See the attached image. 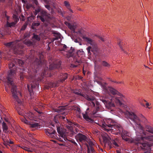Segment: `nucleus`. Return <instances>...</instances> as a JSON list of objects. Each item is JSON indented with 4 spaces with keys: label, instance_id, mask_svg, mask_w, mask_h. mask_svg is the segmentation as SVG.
I'll list each match as a JSON object with an SVG mask.
<instances>
[{
    "label": "nucleus",
    "instance_id": "nucleus-57",
    "mask_svg": "<svg viewBox=\"0 0 153 153\" xmlns=\"http://www.w3.org/2000/svg\"><path fill=\"white\" fill-rule=\"evenodd\" d=\"M121 42H120L119 44H118V45H119V46L120 47V48L123 51H124V52L125 53H127L124 51V50H123V49L122 48L121 46Z\"/></svg>",
    "mask_w": 153,
    "mask_h": 153
},
{
    "label": "nucleus",
    "instance_id": "nucleus-25",
    "mask_svg": "<svg viewBox=\"0 0 153 153\" xmlns=\"http://www.w3.org/2000/svg\"><path fill=\"white\" fill-rule=\"evenodd\" d=\"M85 145L88 148V152L90 153H95V151L93 147H90L88 144L85 143Z\"/></svg>",
    "mask_w": 153,
    "mask_h": 153
},
{
    "label": "nucleus",
    "instance_id": "nucleus-58",
    "mask_svg": "<svg viewBox=\"0 0 153 153\" xmlns=\"http://www.w3.org/2000/svg\"><path fill=\"white\" fill-rule=\"evenodd\" d=\"M35 110L36 112L39 114H41L42 113V112L41 111L39 110L37 108H36L35 109Z\"/></svg>",
    "mask_w": 153,
    "mask_h": 153
},
{
    "label": "nucleus",
    "instance_id": "nucleus-61",
    "mask_svg": "<svg viewBox=\"0 0 153 153\" xmlns=\"http://www.w3.org/2000/svg\"><path fill=\"white\" fill-rule=\"evenodd\" d=\"M32 6V4L27 5L26 6V7L27 9H29Z\"/></svg>",
    "mask_w": 153,
    "mask_h": 153
},
{
    "label": "nucleus",
    "instance_id": "nucleus-9",
    "mask_svg": "<svg viewBox=\"0 0 153 153\" xmlns=\"http://www.w3.org/2000/svg\"><path fill=\"white\" fill-rule=\"evenodd\" d=\"M37 18H39L42 22L44 23V25L45 27H47L51 23V20L53 19V17L51 16L50 14L48 13L45 11H41L40 15L37 16Z\"/></svg>",
    "mask_w": 153,
    "mask_h": 153
},
{
    "label": "nucleus",
    "instance_id": "nucleus-7",
    "mask_svg": "<svg viewBox=\"0 0 153 153\" xmlns=\"http://www.w3.org/2000/svg\"><path fill=\"white\" fill-rule=\"evenodd\" d=\"M126 117L133 122L137 127V129L140 130V134H141L146 135V132L143 130V128L141 125L140 120L134 113L132 112L127 111L126 113Z\"/></svg>",
    "mask_w": 153,
    "mask_h": 153
},
{
    "label": "nucleus",
    "instance_id": "nucleus-29",
    "mask_svg": "<svg viewBox=\"0 0 153 153\" xmlns=\"http://www.w3.org/2000/svg\"><path fill=\"white\" fill-rule=\"evenodd\" d=\"M2 127L3 131H4L5 133H7V130L8 129V127L7 126L6 123L4 122H3L2 123Z\"/></svg>",
    "mask_w": 153,
    "mask_h": 153
},
{
    "label": "nucleus",
    "instance_id": "nucleus-15",
    "mask_svg": "<svg viewBox=\"0 0 153 153\" xmlns=\"http://www.w3.org/2000/svg\"><path fill=\"white\" fill-rule=\"evenodd\" d=\"M84 52L82 50H79L76 52V54L74 56L73 61L77 62L79 64L82 62V57L80 55L84 54Z\"/></svg>",
    "mask_w": 153,
    "mask_h": 153
},
{
    "label": "nucleus",
    "instance_id": "nucleus-22",
    "mask_svg": "<svg viewBox=\"0 0 153 153\" xmlns=\"http://www.w3.org/2000/svg\"><path fill=\"white\" fill-rule=\"evenodd\" d=\"M45 132L46 134L48 135L53 133H56V131L52 128L49 127L45 129Z\"/></svg>",
    "mask_w": 153,
    "mask_h": 153
},
{
    "label": "nucleus",
    "instance_id": "nucleus-54",
    "mask_svg": "<svg viewBox=\"0 0 153 153\" xmlns=\"http://www.w3.org/2000/svg\"><path fill=\"white\" fill-rule=\"evenodd\" d=\"M20 79L22 80L24 78V75L23 73H20Z\"/></svg>",
    "mask_w": 153,
    "mask_h": 153
},
{
    "label": "nucleus",
    "instance_id": "nucleus-42",
    "mask_svg": "<svg viewBox=\"0 0 153 153\" xmlns=\"http://www.w3.org/2000/svg\"><path fill=\"white\" fill-rule=\"evenodd\" d=\"M54 120L55 123L54 125L56 126H57V125H58L59 126H60V123H59L58 120L56 119V118H54Z\"/></svg>",
    "mask_w": 153,
    "mask_h": 153
},
{
    "label": "nucleus",
    "instance_id": "nucleus-59",
    "mask_svg": "<svg viewBox=\"0 0 153 153\" xmlns=\"http://www.w3.org/2000/svg\"><path fill=\"white\" fill-rule=\"evenodd\" d=\"M99 38L101 40L102 42H104L105 39V38H103L102 37L100 36L99 37Z\"/></svg>",
    "mask_w": 153,
    "mask_h": 153
},
{
    "label": "nucleus",
    "instance_id": "nucleus-40",
    "mask_svg": "<svg viewBox=\"0 0 153 153\" xmlns=\"http://www.w3.org/2000/svg\"><path fill=\"white\" fill-rule=\"evenodd\" d=\"M14 44V42H11L5 43V45L8 47H10L13 46Z\"/></svg>",
    "mask_w": 153,
    "mask_h": 153
},
{
    "label": "nucleus",
    "instance_id": "nucleus-8",
    "mask_svg": "<svg viewBox=\"0 0 153 153\" xmlns=\"http://www.w3.org/2000/svg\"><path fill=\"white\" fill-rule=\"evenodd\" d=\"M11 85H13V87H11V91L13 98L16 100V101L18 103V107L16 108V110L18 111V113L20 115H23L24 112L22 108L23 105H22L21 101L18 98V94H21L19 93V91H18L17 89L16 86L13 85L12 82H11Z\"/></svg>",
    "mask_w": 153,
    "mask_h": 153
},
{
    "label": "nucleus",
    "instance_id": "nucleus-31",
    "mask_svg": "<svg viewBox=\"0 0 153 153\" xmlns=\"http://www.w3.org/2000/svg\"><path fill=\"white\" fill-rule=\"evenodd\" d=\"M40 24L39 22H33L32 24L31 25V28L33 30L36 29V27L39 26Z\"/></svg>",
    "mask_w": 153,
    "mask_h": 153
},
{
    "label": "nucleus",
    "instance_id": "nucleus-60",
    "mask_svg": "<svg viewBox=\"0 0 153 153\" xmlns=\"http://www.w3.org/2000/svg\"><path fill=\"white\" fill-rule=\"evenodd\" d=\"M111 81L112 82H114L115 83H123V82H117L116 81H113V80H111Z\"/></svg>",
    "mask_w": 153,
    "mask_h": 153
},
{
    "label": "nucleus",
    "instance_id": "nucleus-48",
    "mask_svg": "<svg viewBox=\"0 0 153 153\" xmlns=\"http://www.w3.org/2000/svg\"><path fill=\"white\" fill-rule=\"evenodd\" d=\"M75 63V65L71 64V67L72 68H76L77 66L78 65H79L80 64V63H79V64L77 62H74Z\"/></svg>",
    "mask_w": 153,
    "mask_h": 153
},
{
    "label": "nucleus",
    "instance_id": "nucleus-19",
    "mask_svg": "<svg viewBox=\"0 0 153 153\" xmlns=\"http://www.w3.org/2000/svg\"><path fill=\"white\" fill-rule=\"evenodd\" d=\"M31 128L38 129L40 128V126L39 123L36 122H30L29 124Z\"/></svg>",
    "mask_w": 153,
    "mask_h": 153
},
{
    "label": "nucleus",
    "instance_id": "nucleus-63",
    "mask_svg": "<svg viewBox=\"0 0 153 153\" xmlns=\"http://www.w3.org/2000/svg\"><path fill=\"white\" fill-rule=\"evenodd\" d=\"M18 146H19V147L23 149H24L25 146H21V145H19Z\"/></svg>",
    "mask_w": 153,
    "mask_h": 153
},
{
    "label": "nucleus",
    "instance_id": "nucleus-12",
    "mask_svg": "<svg viewBox=\"0 0 153 153\" xmlns=\"http://www.w3.org/2000/svg\"><path fill=\"white\" fill-rule=\"evenodd\" d=\"M42 1L44 2L45 7L49 10L51 11V12L53 11V9L56 8V3L54 1L50 0H42Z\"/></svg>",
    "mask_w": 153,
    "mask_h": 153
},
{
    "label": "nucleus",
    "instance_id": "nucleus-38",
    "mask_svg": "<svg viewBox=\"0 0 153 153\" xmlns=\"http://www.w3.org/2000/svg\"><path fill=\"white\" fill-rule=\"evenodd\" d=\"M68 27L71 29L74 33L75 32V27L74 25H71L70 23L68 24Z\"/></svg>",
    "mask_w": 153,
    "mask_h": 153
},
{
    "label": "nucleus",
    "instance_id": "nucleus-45",
    "mask_svg": "<svg viewBox=\"0 0 153 153\" xmlns=\"http://www.w3.org/2000/svg\"><path fill=\"white\" fill-rule=\"evenodd\" d=\"M27 24H25L20 29L21 30H24L27 27Z\"/></svg>",
    "mask_w": 153,
    "mask_h": 153
},
{
    "label": "nucleus",
    "instance_id": "nucleus-53",
    "mask_svg": "<svg viewBox=\"0 0 153 153\" xmlns=\"http://www.w3.org/2000/svg\"><path fill=\"white\" fill-rule=\"evenodd\" d=\"M6 142H7V144H13V142L12 141H9V140L7 139V140H6Z\"/></svg>",
    "mask_w": 153,
    "mask_h": 153
},
{
    "label": "nucleus",
    "instance_id": "nucleus-2",
    "mask_svg": "<svg viewBox=\"0 0 153 153\" xmlns=\"http://www.w3.org/2000/svg\"><path fill=\"white\" fill-rule=\"evenodd\" d=\"M42 64V61L41 59L36 58L33 64V65H34V69L33 68L32 70L30 71L29 69L28 70V72L29 74V80L30 82L32 83L30 84L31 89H30V86L29 85H27V88L29 92L31 94L32 91V88H36V86L38 87H39V81L42 80L43 78V76L46 75V73H48L47 71L46 72L45 70L40 77H38L37 79H36L35 76L34 75V74L36 72V70L35 69L39 68Z\"/></svg>",
    "mask_w": 153,
    "mask_h": 153
},
{
    "label": "nucleus",
    "instance_id": "nucleus-18",
    "mask_svg": "<svg viewBox=\"0 0 153 153\" xmlns=\"http://www.w3.org/2000/svg\"><path fill=\"white\" fill-rule=\"evenodd\" d=\"M89 109V108H88L85 112V114H82L83 117L86 121L91 123H93L94 122V120L91 118H90L88 115L87 111Z\"/></svg>",
    "mask_w": 153,
    "mask_h": 153
},
{
    "label": "nucleus",
    "instance_id": "nucleus-16",
    "mask_svg": "<svg viewBox=\"0 0 153 153\" xmlns=\"http://www.w3.org/2000/svg\"><path fill=\"white\" fill-rule=\"evenodd\" d=\"M61 64V62L59 61L53 62L50 65L49 70L51 71L58 69L60 68Z\"/></svg>",
    "mask_w": 153,
    "mask_h": 153
},
{
    "label": "nucleus",
    "instance_id": "nucleus-23",
    "mask_svg": "<svg viewBox=\"0 0 153 153\" xmlns=\"http://www.w3.org/2000/svg\"><path fill=\"white\" fill-rule=\"evenodd\" d=\"M118 140L117 139H115L114 140H113L111 142L112 146L114 147H117L119 146V145L118 144Z\"/></svg>",
    "mask_w": 153,
    "mask_h": 153
},
{
    "label": "nucleus",
    "instance_id": "nucleus-34",
    "mask_svg": "<svg viewBox=\"0 0 153 153\" xmlns=\"http://www.w3.org/2000/svg\"><path fill=\"white\" fill-rule=\"evenodd\" d=\"M107 136V135H104L102 136L103 142L105 144L107 143L108 141Z\"/></svg>",
    "mask_w": 153,
    "mask_h": 153
},
{
    "label": "nucleus",
    "instance_id": "nucleus-43",
    "mask_svg": "<svg viewBox=\"0 0 153 153\" xmlns=\"http://www.w3.org/2000/svg\"><path fill=\"white\" fill-rule=\"evenodd\" d=\"M40 11V9L39 8H37V9H36L34 11H33V13L34 14L35 16L37 15V14L39 13Z\"/></svg>",
    "mask_w": 153,
    "mask_h": 153
},
{
    "label": "nucleus",
    "instance_id": "nucleus-41",
    "mask_svg": "<svg viewBox=\"0 0 153 153\" xmlns=\"http://www.w3.org/2000/svg\"><path fill=\"white\" fill-rule=\"evenodd\" d=\"M67 137L68 138V140H67L65 141H66L67 140H68L69 142L71 143H73L74 145L75 146H77V143L75 142V140H74L73 139H69L68 137L67 136Z\"/></svg>",
    "mask_w": 153,
    "mask_h": 153
},
{
    "label": "nucleus",
    "instance_id": "nucleus-39",
    "mask_svg": "<svg viewBox=\"0 0 153 153\" xmlns=\"http://www.w3.org/2000/svg\"><path fill=\"white\" fill-rule=\"evenodd\" d=\"M25 43L28 46H30L33 45V42L30 40L25 41Z\"/></svg>",
    "mask_w": 153,
    "mask_h": 153
},
{
    "label": "nucleus",
    "instance_id": "nucleus-5",
    "mask_svg": "<svg viewBox=\"0 0 153 153\" xmlns=\"http://www.w3.org/2000/svg\"><path fill=\"white\" fill-rule=\"evenodd\" d=\"M153 135H152L138 137L135 139L138 142V146H140L143 150L148 151L151 149V147L153 146Z\"/></svg>",
    "mask_w": 153,
    "mask_h": 153
},
{
    "label": "nucleus",
    "instance_id": "nucleus-64",
    "mask_svg": "<svg viewBox=\"0 0 153 153\" xmlns=\"http://www.w3.org/2000/svg\"><path fill=\"white\" fill-rule=\"evenodd\" d=\"M0 35H1V38H2V37L4 35V33H3V32H1V31H0Z\"/></svg>",
    "mask_w": 153,
    "mask_h": 153
},
{
    "label": "nucleus",
    "instance_id": "nucleus-52",
    "mask_svg": "<svg viewBox=\"0 0 153 153\" xmlns=\"http://www.w3.org/2000/svg\"><path fill=\"white\" fill-rule=\"evenodd\" d=\"M3 140L4 142V145L6 146L7 145H8L7 142H6V140H7L6 139V137L3 138Z\"/></svg>",
    "mask_w": 153,
    "mask_h": 153
},
{
    "label": "nucleus",
    "instance_id": "nucleus-13",
    "mask_svg": "<svg viewBox=\"0 0 153 153\" xmlns=\"http://www.w3.org/2000/svg\"><path fill=\"white\" fill-rule=\"evenodd\" d=\"M56 127L57 131L60 137L62 138H63L65 141H66L67 140H68L67 137V136H68V132L66 131L65 130L62 128L61 125H60V126H59L58 125H57Z\"/></svg>",
    "mask_w": 153,
    "mask_h": 153
},
{
    "label": "nucleus",
    "instance_id": "nucleus-11",
    "mask_svg": "<svg viewBox=\"0 0 153 153\" xmlns=\"http://www.w3.org/2000/svg\"><path fill=\"white\" fill-rule=\"evenodd\" d=\"M82 38L85 41L87 42L90 45H92L93 48L91 49V51L94 54L97 55L99 53V51L98 47L95 42L90 38L86 37L85 36H83L82 37Z\"/></svg>",
    "mask_w": 153,
    "mask_h": 153
},
{
    "label": "nucleus",
    "instance_id": "nucleus-4",
    "mask_svg": "<svg viewBox=\"0 0 153 153\" xmlns=\"http://www.w3.org/2000/svg\"><path fill=\"white\" fill-rule=\"evenodd\" d=\"M72 91L75 94L83 97L89 101V105L92 108L95 107L93 113L94 115H96L97 112L99 111L101 106L99 102L96 100L94 96L84 94L81 92V90H74Z\"/></svg>",
    "mask_w": 153,
    "mask_h": 153
},
{
    "label": "nucleus",
    "instance_id": "nucleus-6",
    "mask_svg": "<svg viewBox=\"0 0 153 153\" xmlns=\"http://www.w3.org/2000/svg\"><path fill=\"white\" fill-rule=\"evenodd\" d=\"M104 130L107 132H111L112 131L115 129V131H118V132L121 135L123 139L126 141H129L130 139L128 138V135L127 132L124 130L122 127L117 125H112L111 124H102Z\"/></svg>",
    "mask_w": 153,
    "mask_h": 153
},
{
    "label": "nucleus",
    "instance_id": "nucleus-17",
    "mask_svg": "<svg viewBox=\"0 0 153 153\" xmlns=\"http://www.w3.org/2000/svg\"><path fill=\"white\" fill-rule=\"evenodd\" d=\"M7 12H4L3 13V17H4L7 21V27H11L12 26H15L16 23V22H11L10 23L9 22L10 17L7 15Z\"/></svg>",
    "mask_w": 153,
    "mask_h": 153
},
{
    "label": "nucleus",
    "instance_id": "nucleus-50",
    "mask_svg": "<svg viewBox=\"0 0 153 153\" xmlns=\"http://www.w3.org/2000/svg\"><path fill=\"white\" fill-rule=\"evenodd\" d=\"M141 120H142V121L144 122H145L146 121V119L142 115H141Z\"/></svg>",
    "mask_w": 153,
    "mask_h": 153
},
{
    "label": "nucleus",
    "instance_id": "nucleus-1",
    "mask_svg": "<svg viewBox=\"0 0 153 153\" xmlns=\"http://www.w3.org/2000/svg\"><path fill=\"white\" fill-rule=\"evenodd\" d=\"M103 88L104 91L106 94L110 95L117 94L118 96V97H112L109 100H108L107 99L102 97L100 98V100L104 103L107 108L108 109H111L114 107L115 105L114 102L117 105L121 106L123 104L124 97L121 94L113 88L107 87L105 85L103 86Z\"/></svg>",
    "mask_w": 153,
    "mask_h": 153
},
{
    "label": "nucleus",
    "instance_id": "nucleus-3",
    "mask_svg": "<svg viewBox=\"0 0 153 153\" xmlns=\"http://www.w3.org/2000/svg\"><path fill=\"white\" fill-rule=\"evenodd\" d=\"M24 62L21 60L15 59H13L10 63L9 64V68L10 69V72L7 77L6 81V85L10 88L13 87V85H11V82H13V85L16 86L13 82V79L15 78L16 75L15 65H18L23 67Z\"/></svg>",
    "mask_w": 153,
    "mask_h": 153
},
{
    "label": "nucleus",
    "instance_id": "nucleus-14",
    "mask_svg": "<svg viewBox=\"0 0 153 153\" xmlns=\"http://www.w3.org/2000/svg\"><path fill=\"white\" fill-rule=\"evenodd\" d=\"M75 138L78 143H86L88 142V138L84 134L81 133H78L75 136Z\"/></svg>",
    "mask_w": 153,
    "mask_h": 153
},
{
    "label": "nucleus",
    "instance_id": "nucleus-36",
    "mask_svg": "<svg viewBox=\"0 0 153 153\" xmlns=\"http://www.w3.org/2000/svg\"><path fill=\"white\" fill-rule=\"evenodd\" d=\"M13 19L16 23H17L19 21V16L17 15L14 14L13 16Z\"/></svg>",
    "mask_w": 153,
    "mask_h": 153
},
{
    "label": "nucleus",
    "instance_id": "nucleus-49",
    "mask_svg": "<svg viewBox=\"0 0 153 153\" xmlns=\"http://www.w3.org/2000/svg\"><path fill=\"white\" fill-rule=\"evenodd\" d=\"M30 36L29 34L28 33H25L24 35L23 39H25L26 38Z\"/></svg>",
    "mask_w": 153,
    "mask_h": 153
},
{
    "label": "nucleus",
    "instance_id": "nucleus-20",
    "mask_svg": "<svg viewBox=\"0 0 153 153\" xmlns=\"http://www.w3.org/2000/svg\"><path fill=\"white\" fill-rule=\"evenodd\" d=\"M68 78V74L66 73H61L59 82H63Z\"/></svg>",
    "mask_w": 153,
    "mask_h": 153
},
{
    "label": "nucleus",
    "instance_id": "nucleus-32",
    "mask_svg": "<svg viewBox=\"0 0 153 153\" xmlns=\"http://www.w3.org/2000/svg\"><path fill=\"white\" fill-rule=\"evenodd\" d=\"M65 106H64L59 107L57 109V111H56L58 112V113L62 112L63 111V110L65 109Z\"/></svg>",
    "mask_w": 153,
    "mask_h": 153
},
{
    "label": "nucleus",
    "instance_id": "nucleus-51",
    "mask_svg": "<svg viewBox=\"0 0 153 153\" xmlns=\"http://www.w3.org/2000/svg\"><path fill=\"white\" fill-rule=\"evenodd\" d=\"M92 48L90 47L89 46L87 48V50L88 51V54L89 55L91 54V49Z\"/></svg>",
    "mask_w": 153,
    "mask_h": 153
},
{
    "label": "nucleus",
    "instance_id": "nucleus-35",
    "mask_svg": "<svg viewBox=\"0 0 153 153\" xmlns=\"http://www.w3.org/2000/svg\"><path fill=\"white\" fill-rule=\"evenodd\" d=\"M101 65L104 67H109L110 66V65L106 62L103 61L101 62Z\"/></svg>",
    "mask_w": 153,
    "mask_h": 153
},
{
    "label": "nucleus",
    "instance_id": "nucleus-30",
    "mask_svg": "<svg viewBox=\"0 0 153 153\" xmlns=\"http://www.w3.org/2000/svg\"><path fill=\"white\" fill-rule=\"evenodd\" d=\"M64 4L66 7L69 9L71 12L73 13L72 10L70 9V5L69 3L67 1H65L64 2Z\"/></svg>",
    "mask_w": 153,
    "mask_h": 153
},
{
    "label": "nucleus",
    "instance_id": "nucleus-56",
    "mask_svg": "<svg viewBox=\"0 0 153 153\" xmlns=\"http://www.w3.org/2000/svg\"><path fill=\"white\" fill-rule=\"evenodd\" d=\"M94 82H97L98 84H100V85H101V82L100 81H98V80H97V79H96V78H95V79H94Z\"/></svg>",
    "mask_w": 153,
    "mask_h": 153
},
{
    "label": "nucleus",
    "instance_id": "nucleus-46",
    "mask_svg": "<svg viewBox=\"0 0 153 153\" xmlns=\"http://www.w3.org/2000/svg\"><path fill=\"white\" fill-rule=\"evenodd\" d=\"M87 142L88 143V145L89 147H93V146L94 145V144L91 141L89 140V139L88 141V142Z\"/></svg>",
    "mask_w": 153,
    "mask_h": 153
},
{
    "label": "nucleus",
    "instance_id": "nucleus-37",
    "mask_svg": "<svg viewBox=\"0 0 153 153\" xmlns=\"http://www.w3.org/2000/svg\"><path fill=\"white\" fill-rule=\"evenodd\" d=\"M56 133H53L52 134H48V135L49 136V137L54 138V139H56L57 136L56 135Z\"/></svg>",
    "mask_w": 153,
    "mask_h": 153
},
{
    "label": "nucleus",
    "instance_id": "nucleus-24",
    "mask_svg": "<svg viewBox=\"0 0 153 153\" xmlns=\"http://www.w3.org/2000/svg\"><path fill=\"white\" fill-rule=\"evenodd\" d=\"M75 52V50L74 48L71 47L70 49L68 51V53L69 54V56L71 57H74V53Z\"/></svg>",
    "mask_w": 153,
    "mask_h": 153
},
{
    "label": "nucleus",
    "instance_id": "nucleus-33",
    "mask_svg": "<svg viewBox=\"0 0 153 153\" xmlns=\"http://www.w3.org/2000/svg\"><path fill=\"white\" fill-rule=\"evenodd\" d=\"M49 86L50 87H54L57 86V82L56 83L54 82H50L49 84Z\"/></svg>",
    "mask_w": 153,
    "mask_h": 153
},
{
    "label": "nucleus",
    "instance_id": "nucleus-28",
    "mask_svg": "<svg viewBox=\"0 0 153 153\" xmlns=\"http://www.w3.org/2000/svg\"><path fill=\"white\" fill-rule=\"evenodd\" d=\"M145 128L147 131L152 134H153V128L150 126L146 125L145 126Z\"/></svg>",
    "mask_w": 153,
    "mask_h": 153
},
{
    "label": "nucleus",
    "instance_id": "nucleus-21",
    "mask_svg": "<svg viewBox=\"0 0 153 153\" xmlns=\"http://www.w3.org/2000/svg\"><path fill=\"white\" fill-rule=\"evenodd\" d=\"M14 53L15 54H23L24 52L21 48H15L14 49Z\"/></svg>",
    "mask_w": 153,
    "mask_h": 153
},
{
    "label": "nucleus",
    "instance_id": "nucleus-10",
    "mask_svg": "<svg viewBox=\"0 0 153 153\" xmlns=\"http://www.w3.org/2000/svg\"><path fill=\"white\" fill-rule=\"evenodd\" d=\"M66 120L68 125H66L65 127L68 129V136L71 137H72L74 134L78 132V130L77 128H75V131H74L73 126H75L77 127H79V125L76 123L70 121L68 119Z\"/></svg>",
    "mask_w": 153,
    "mask_h": 153
},
{
    "label": "nucleus",
    "instance_id": "nucleus-55",
    "mask_svg": "<svg viewBox=\"0 0 153 153\" xmlns=\"http://www.w3.org/2000/svg\"><path fill=\"white\" fill-rule=\"evenodd\" d=\"M29 149V148H28L27 147L25 146L24 149L28 152H33L32 151L30 150Z\"/></svg>",
    "mask_w": 153,
    "mask_h": 153
},
{
    "label": "nucleus",
    "instance_id": "nucleus-44",
    "mask_svg": "<svg viewBox=\"0 0 153 153\" xmlns=\"http://www.w3.org/2000/svg\"><path fill=\"white\" fill-rule=\"evenodd\" d=\"M56 139H57L58 140L63 142H64V141H65L64 140L63 138L61 137L60 136V135H58V137L57 136Z\"/></svg>",
    "mask_w": 153,
    "mask_h": 153
},
{
    "label": "nucleus",
    "instance_id": "nucleus-26",
    "mask_svg": "<svg viewBox=\"0 0 153 153\" xmlns=\"http://www.w3.org/2000/svg\"><path fill=\"white\" fill-rule=\"evenodd\" d=\"M85 145L88 148V152L90 153H95V151L93 147H90L88 144L85 143Z\"/></svg>",
    "mask_w": 153,
    "mask_h": 153
},
{
    "label": "nucleus",
    "instance_id": "nucleus-47",
    "mask_svg": "<svg viewBox=\"0 0 153 153\" xmlns=\"http://www.w3.org/2000/svg\"><path fill=\"white\" fill-rule=\"evenodd\" d=\"M52 33L53 34L57 35V36L58 37L60 36V33H58L56 31H55L54 30L52 31Z\"/></svg>",
    "mask_w": 153,
    "mask_h": 153
},
{
    "label": "nucleus",
    "instance_id": "nucleus-27",
    "mask_svg": "<svg viewBox=\"0 0 153 153\" xmlns=\"http://www.w3.org/2000/svg\"><path fill=\"white\" fill-rule=\"evenodd\" d=\"M33 36L32 37V40H36V41H39L40 40V37L39 36L33 33Z\"/></svg>",
    "mask_w": 153,
    "mask_h": 153
},
{
    "label": "nucleus",
    "instance_id": "nucleus-62",
    "mask_svg": "<svg viewBox=\"0 0 153 153\" xmlns=\"http://www.w3.org/2000/svg\"><path fill=\"white\" fill-rule=\"evenodd\" d=\"M67 48V47L66 45H64L63 46V48L62 49L61 51H64V49H66Z\"/></svg>",
    "mask_w": 153,
    "mask_h": 153
}]
</instances>
